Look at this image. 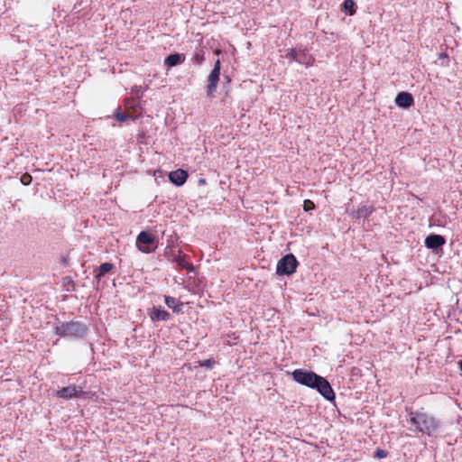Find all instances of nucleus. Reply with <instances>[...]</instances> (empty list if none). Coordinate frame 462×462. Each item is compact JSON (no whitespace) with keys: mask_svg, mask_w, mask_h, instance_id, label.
<instances>
[{"mask_svg":"<svg viewBox=\"0 0 462 462\" xmlns=\"http://www.w3.org/2000/svg\"><path fill=\"white\" fill-rule=\"evenodd\" d=\"M458 365H459L460 370L462 371V360L459 361Z\"/></svg>","mask_w":462,"mask_h":462,"instance_id":"obj_27","label":"nucleus"},{"mask_svg":"<svg viewBox=\"0 0 462 462\" xmlns=\"http://www.w3.org/2000/svg\"><path fill=\"white\" fill-rule=\"evenodd\" d=\"M136 245L141 252L151 253L156 247L155 237L152 234L143 231L137 236Z\"/></svg>","mask_w":462,"mask_h":462,"instance_id":"obj_5","label":"nucleus"},{"mask_svg":"<svg viewBox=\"0 0 462 462\" xmlns=\"http://www.w3.org/2000/svg\"><path fill=\"white\" fill-rule=\"evenodd\" d=\"M303 208L305 211H310L314 209L315 204L311 200L306 199L304 200Z\"/></svg>","mask_w":462,"mask_h":462,"instance_id":"obj_23","label":"nucleus"},{"mask_svg":"<svg viewBox=\"0 0 462 462\" xmlns=\"http://www.w3.org/2000/svg\"><path fill=\"white\" fill-rule=\"evenodd\" d=\"M374 211L372 206H362L356 211H353L352 215L356 218L368 217Z\"/></svg>","mask_w":462,"mask_h":462,"instance_id":"obj_14","label":"nucleus"},{"mask_svg":"<svg viewBox=\"0 0 462 462\" xmlns=\"http://www.w3.org/2000/svg\"><path fill=\"white\" fill-rule=\"evenodd\" d=\"M354 2L353 0H345L343 3V7L346 12H347L350 15L354 14Z\"/></svg>","mask_w":462,"mask_h":462,"instance_id":"obj_18","label":"nucleus"},{"mask_svg":"<svg viewBox=\"0 0 462 462\" xmlns=\"http://www.w3.org/2000/svg\"><path fill=\"white\" fill-rule=\"evenodd\" d=\"M192 60L197 64L202 63V61L204 60V54H203V52L201 51H197L194 54Z\"/></svg>","mask_w":462,"mask_h":462,"instance_id":"obj_21","label":"nucleus"},{"mask_svg":"<svg viewBox=\"0 0 462 462\" xmlns=\"http://www.w3.org/2000/svg\"><path fill=\"white\" fill-rule=\"evenodd\" d=\"M115 118L119 121V122H125L126 121L128 118H130V116L127 114V113H121L119 111H117L116 114H115Z\"/></svg>","mask_w":462,"mask_h":462,"instance_id":"obj_19","label":"nucleus"},{"mask_svg":"<svg viewBox=\"0 0 462 462\" xmlns=\"http://www.w3.org/2000/svg\"><path fill=\"white\" fill-rule=\"evenodd\" d=\"M88 331V328L80 322L61 323L55 327V333L60 337L79 338Z\"/></svg>","mask_w":462,"mask_h":462,"instance_id":"obj_3","label":"nucleus"},{"mask_svg":"<svg viewBox=\"0 0 462 462\" xmlns=\"http://www.w3.org/2000/svg\"><path fill=\"white\" fill-rule=\"evenodd\" d=\"M172 262L176 263L180 269H185L189 272L195 270L194 266L187 261L186 256L181 255L180 253L173 255Z\"/></svg>","mask_w":462,"mask_h":462,"instance_id":"obj_12","label":"nucleus"},{"mask_svg":"<svg viewBox=\"0 0 462 462\" xmlns=\"http://www.w3.org/2000/svg\"><path fill=\"white\" fill-rule=\"evenodd\" d=\"M21 182L23 185H29L32 182V176L30 174H28V173L23 174L21 177Z\"/></svg>","mask_w":462,"mask_h":462,"instance_id":"obj_24","label":"nucleus"},{"mask_svg":"<svg viewBox=\"0 0 462 462\" xmlns=\"http://www.w3.org/2000/svg\"><path fill=\"white\" fill-rule=\"evenodd\" d=\"M413 97L408 92H400L395 97V104L399 107L409 108L413 105Z\"/></svg>","mask_w":462,"mask_h":462,"instance_id":"obj_9","label":"nucleus"},{"mask_svg":"<svg viewBox=\"0 0 462 462\" xmlns=\"http://www.w3.org/2000/svg\"><path fill=\"white\" fill-rule=\"evenodd\" d=\"M112 268L113 264L110 263H102L99 266L98 270L97 271L96 277L99 279L100 277L104 276L106 273L110 272Z\"/></svg>","mask_w":462,"mask_h":462,"instance_id":"obj_17","label":"nucleus"},{"mask_svg":"<svg viewBox=\"0 0 462 462\" xmlns=\"http://www.w3.org/2000/svg\"><path fill=\"white\" fill-rule=\"evenodd\" d=\"M164 301L167 307L171 309L174 312L180 313L182 310L183 303L178 299L171 296H165Z\"/></svg>","mask_w":462,"mask_h":462,"instance_id":"obj_13","label":"nucleus"},{"mask_svg":"<svg viewBox=\"0 0 462 462\" xmlns=\"http://www.w3.org/2000/svg\"><path fill=\"white\" fill-rule=\"evenodd\" d=\"M169 179L176 186H181L186 182L188 179V173L184 170L178 169L170 172Z\"/></svg>","mask_w":462,"mask_h":462,"instance_id":"obj_8","label":"nucleus"},{"mask_svg":"<svg viewBox=\"0 0 462 462\" xmlns=\"http://www.w3.org/2000/svg\"><path fill=\"white\" fill-rule=\"evenodd\" d=\"M296 61L308 67L313 64L314 59L304 52H299V59H296Z\"/></svg>","mask_w":462,"mask_h":462,"instance_id":"obj_16","label":"nucleus"},{"mask_svg":"<svg viewBox=\"0 0 462 462\" xmlns=\"http://www.w3.org/2000/svg\"><path fill=\"white\" fill-rule=\"evenodd\" d=\"M444 58H447V55H446V54H444V53H441V54L439 55V59H444Z\"/></svg>","mask_w":462,"mask_h":462,"instance_id":"obj_26","label":"nucleus"},{"mask_svg":"<svg viewBox=\"0 0 462 462\" xmlns=\"http://www.w3.org/2000/svg\"><path fill=\"white\" fill-rule=\"evenodd\" d=\"M286 57L296 60V59H299V51L296 49H291L287 52Z\"/></svg>","mask_w":462,"mask_h":462,"instance_id":"obj_22","label":"nucleus"},{"mask_svg":"<svg viewBox=\"0 0 462 462\" xmlns=\"http://www.w3.org/2000/svg\"><path fill=\"white\" fill-rule=\"evenodd\" d=\"M183 60L184 59L181 55L178 53L171 54L165 59V65L172 67L181 63Z\"/></svg>","mask_w":462,"mask_h":462,"instance_id":"obj_15","label":"nucleus"},{"mask_svg":"<svg viewBox=\"0 0 462 462\" xmlns=\"http://www.w3.org/2000/svg\"><path fill=\"white\" fill-rule=\"evenodd\" d=\"M220 69H221L220 60H217L214 64L213 69L211 70L210 74L208 75V87H207L208 96H213L217 90V83L219 81V76H220Z\"/></svg>","mask_w":462,"mask_h":462,"instance_id":"obj_6","label":"nucleus"},{"mask_svg":"<svg viewBox=\"0 0 462 462\" xmlns=\"http://www.w3.org/2000/svg\"><path fill=\"white\" fill-rule=\"evenodd\" d=\"M84 394L82 387L76 385L62 387L54 393L57 398L65 400L79 397Z\"/></svg>","mask_w":462,"mask_h":462,"instance_id":"obj_7","label":"nucleus"},{"mask_svg":"<svg viewBox=\"0 0 462 462\" xmlns=\"http://www.w3.org/2000/svg\"><path fill=\"white\" fill-rule=\"evenodd\" d=\"M199 365L211 369L215 365V361L213 359H206V360L200 361Z\"/></svg>","mask_w":462,"mask_h":462,"instance_id":"obj_20","label":"nucleus"},{"mask_svg":"<svg viewBox=\"0 0 462 462\" xmlns=\"http://www.w3.org/2000/svg\"><path fill=\"white\" fill-rule=\"evenodd\" d=\"M445 244V238L440 235H430L425 239V245L430 249H437Z\"/></svg>","mask_w":462,"mask_h":462,"instance_id":"obj_11","label":"nucleus"},{"mask_svg":"<svg viewBox=\"0 0 462 462\" xmlns=\"http://www.w3.org/2000/svg\"><path fill=\"white\" fill-rule=\"evenodd\" d=\"M292 377L302 385L317 389L326 400L333 401L335 399V393L328 380L314 372L296 369L292 372Z\"/></svg>","mask_w":462,"mask_h":462,"instance_id":"obj_1","label":"nucleus"},{"mask_svg":"<svg viewBox=\"0 0 462 462\" xmlns=\"http://www.w3.org/2000/svg\"><path fill=\"white\" fill-rule=\"evenodd\" d=\"M149 316L153 321H166L170 319V314L162 307H153L149 310Z\"/></svg>","mask_w":462,"mask_h":462,"instance_id":"obj_10","label":"nucleus"},{"mask_svg":"<svg viewBox=\"0 0 462 462\" xmlns=\"http://www.w3.org/2000/svg\"><path fill=\"white\" fill-rule=\"evenodd\" d=\"M215 53H216L217 55H218V54L220 53V50H216V51H215Z\"/></svg>","mask_w":462,"mask_h":462,"instance_id":"obj_28","label":"nucleus"},{"mask_svg":"<svg viewBox=\"0 0 462 462\" xmlns=\"http://www.w3.org/2000/svg\"><path fill=\"white\" fill-rule=\"evenodd\" d=\"M298 262L293 254H287L277 263L276 272L278 274H292L295 273Z\"/></svg>","mask_w":462,"mask_h":462,"instance_id":"obj_4","label":"nucleus"},{"mask_svg":"<svg viewBox=\"0 0 462 462\" xmlns=\"http://www.w3.org/2000/svg\"><path fill=\"white\" fill-rule=\"evenodd\" d=\"M410 422L415 427V430L430 436L439 429L438 420L430 414L423 411H411Z\"/></svg>","mask_w":462,"mask_h":462,"instance_id":"obj_2","label":"nucleus"},{"mask_svg":"<svg viewBox=\"0 0 462 462\" xmlns=\"http://www.w3.org/2000/svg\"><path fill=\"white\" fill-rule=\"evenodd\" d=\"M387 456V452L383 449H377L375 451V457L378 458H384Z\"/></svg>","mask_w":462,"mask_h":462,"instance_id":"obj_25","label":"nucleus"}]
</instances>
